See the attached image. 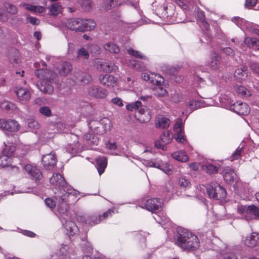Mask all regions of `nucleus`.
I'll list each match as a JSON object with an SVG mask.
<instances>
[{
	"instance_id": "f257e3e1",
	"label": "nucleus",
	"mask_w": 259,
	"mask_h": 259,
	"mask_svg": "<svg viewBox=\"0 0 259 259\" xmlns=\"http://www.w3.org/2000/svg\"><path fill=\"white\" fill-rule=\"evenodd\" d=\"M175 242L179 247L185 251H195L200 247L198 237L185 229L180 228L177 230Z\"/></svg>"
},
{
	"instance_id": "f03ea898",
	"label": "nucleus",
	"mask_w": 259,
	"mask_h": 259,
	"mask_svg": "<svg viewBox=\"0 0 259 259\" xmlns=\"http://www.w3.org/2000/svg\"><path fill=\"white\" fill-rule=\"evenodd\" d=\"M50 182L55 189V199L60 203L66 202L72 189L67 185L64 178L60 174H54L50 179Z\"/></svg>"
},
{
	"instance_id": "7ed1b4c3",
	"label": "nucleus",
	"mask_w": 259,
	"mask_h": 259,
	"mask_svg": "<svg viewBox=\"0 0 259 259\" xmlns=\"http://www.w3.org/2000/svg\"><path fill=\"white\" fill-rule=\"evenodd\" d=\"M126 108L128 111H135V117L137 120L141 123L148 122L151 119V116L150 112L142 105L140 101L128 104L126 105Z\"/></svg>"
},
{
	"instance_id": "20e7f679",
	"label": "nucleus",
	"mask_w": 259,
	"mask_h": 259,
	"mask_svg": "<svg viewBox=\"0 0 259 259\" xmlns=\"http://www.w3.org/2000/svg\"><path fill=\"white\" fill-rule=\"evenodd\" d=\"M237 212L247 221L252 219L259 220V207L254 205H239Z\"/></svg>"
},
{
	"instance_id": "39448f33",
	"label": "nucleus",
	"mask_w": 259,
	"mask_h": 259,
	"mask_svg": "<svg viewBox=\"0 0 259 259\" xmlns=\"http://www.w3.org/2000/svg\"><path fill=\"white\" fill-rule=\"evenodd\" d=\"M41 65L42 68L35 70V74L38 78L41 79L47 80V81L50 82L51 80L55 77L56 73L52 72L49 70L45 69V68L47 65L45 62H42Z\"/></svg>"
},
{
	"instance_id": "423d86ee",
	"label": "nucleus",
	"mask_w": 259,
	"mask_h": 259,
	"mask_svg": "<svg viewBox=\"0 0 259 259\" xmlns=\"http://www.w3.org/2000/svg\"><path fill=\"white\" fill-rule=\"evenodd\" d=\"M113 213V210L111 209H109L107 211L103 213L102 214L99 215L98 218L95 216H91L85 219V223L91 226H94L100 223L102 221L105 220L106 219L111 217Z\"/></svg>"
},
{
	"instance_id": "0eeeda50",
	"label": "nucleus",
	"mask_w": 259,
	"mask_h": 259,
	"mask_svg": "<svg viewBox=\"0 0 259 259\" xmlns=\"http://www.w3.org/2000/svg\"><path fill=\"white\" fill-rule=\"evenodd\" d=\"M18 123L14 120L0 119V128L9 132H16L19 129Z\"/></svg>"
},
{
	"instance_id": "6e6552de",
	"label": "nucleus",
	"mask_w": 259,
	"mask_h": 259,
	"mask_svg": "<svg viewBox=\"0 0 259 259\" xmlns=\"http://www.w3.org/2000/svg\"><path fill=\"white\" fill-rule=\"evenodd\" d=\"M23 169L32 179L34 180L36 182L42 178V173L35 166L27 164L24 166Z\"/></svg>"
},
{
	"instance_id": "1a4fd4ad",
	"label": "nucleus",
	"mask_w": 259,
	"mask_h": 259,
	"mask_svg": "<svg viewBox=\"0 0 259 259\" xmlns=\"http://www.w3.org/2000/svg\"><path fill=\"white\" fill-rule=\"evenodd\" d=\"M173 136L171 132L166 131L164 132L163 134L160 136V140L156 141L155 145L157 148H161L164 149L165 145L171 142L172 140Z\"/></svg>"
},
{
	"instance_id": "9d476101",
	"label": "nucleus",
	"mask_w": 259,
	"mask_h": 259,
	"mask_svg": "<svg viewBox=\"0 0 259 259\" xmlns=\"http://www.w3.org/2000/svg\"><path fill=\"white\" fill-rule=\"evenodd\" d=\"M144 206L147 210L155 212L161 209L162 204L160 199L152 198L147 200L145 202Z\"/></svg>"
},
{
	"instance_id": "9b49d317",
	"label": "nucleus",
	"mask_w": 259,
	"mask_h": 259,
	"mask_svg": "<svg viewBox=\"0 0 259 259\" xmlns=\"http://www.w3.org/2000/svg\"><path fill=\"white\" fill-rule=\"evenodd\" d=\"M82 25V19H70L66 23L68 29L75 31H83Z\"/></svg>"
},
{
	"instance_id": "f8f14e48",
	"label": "nucleus",
	"mask_w": 259,
	"mask_h": 259,
	"mask_svg": "<svg viewBox=\"0 0 259 259\" xmlns=\"http://www.w3.org/2000/svg\"><path fill=\"white\" fill-rule=\"evenodd\" d=\"M233 110L238 114L248 115L250 111V107L245 103L236 102L232 106Z\"/></svg>"
},
{
	"instance_id": "ddd939ff",
	"label": "nucleus",
	"mask_w": 259,
	"mask_h": 259,
	"mask_svg": "<svg viewBox=\"0 0 259 259\" xmlns=\"http://www.w3.org/2000/svg\"><path fill=\"white\" fill-rule=\"evenodd\" d=\"M42 162L46 168L50 169L56 165L57 158L54 154L50 153L42 156Z\"/></svg>"
},
{
	"instance_id": "4468645a",
	"label": "nucleus",
	"mask_w": 259,
	"mask_h": 259,
	"mask_svg": "<svg viewBox=\"0 0 259 259\" xmlns=\"http://www.w3.org/2000/svg\"><path fill=\"white\" fill-rule=\"evenodd\" d=\"M99 81L102 85L109 88H113L117 84L116 79L113 76L108 74L101 75L99 77Z\"/></svg>"
},
{
	"instance_id": "2eb2a0df",
	"label": "nucleus",
	"mask_w": 259,
	"mask_h": 259,
	"mask_svg": "<svg viewBox=\"0 0 259 259\" xmlns=\"http://www.w3.org/2000/svg\"><path fill=\"white\" fill-rule=\"evenodd\" d=\"M89 94L96 98L103 99L107 95V91L100 87H93L89 89Z\"/></svg>"
},
{
	"instance_id": "dca6fc26",
	"label": "nucleus",
	"mask_w": 259,
	"mask_h": 259,
	"mask_svg": "<svg viewBox=\"0 0 259 259\" xmlns=\"http://www.w3.org/2000/svg\"><path fill=\"white\" fill-rule=\"evenodd\" d=\"M15 92L18 99L21 102L27 101L30 99V94L26 88H17L15 89Z\"/></svg>"
},
{
	"instance_id": "f3484780",
	"label": "nucleus",
	"mask_w": 259,
	"mask_h": 259,
	"mask_svg": "<svg viewBox=\"0 0 259 259\" xmlns=\"http://www.w3.org/2000/svg\"><path fill=\"white\" fill-rule=\"evenodd\" d=\"M223 177L225 181L230 184L233 182L237 183L239 180L236 173L233 170L229 168L224 169Z\"/></svg>"
},
{
	"instance_id": "a211bd4d",
	"label": "nucleus",
	"mask_w": 259,
	"mask_h": 259,
	"mask_svg": "<svg viewBox=\"0 0 259 259\" xmlns=\"http://www.w3.org/2000/svg\"><path fill=\"white\" fill-rule=\"evenodd\" d=\"M247 76V70L246 67L238 68L235 71L234 77L238 82H241L245 80Z\"/></svg>"
},
{
	"instance_id": "6ab92c4d",
	"label": "nucleus",
	"mask_w": 259,
	"mask_h": 259,
	"mask_svg": "<svg viewBox=\"0 0 259 259\" xmlns=\"http://www.w3.org/2000/svg\"><path fill=\"white\" fill-rule=\"evenodd\" d=\"M97 168L99 174L101 175L105 171L107 165V159L105 156L99 157L96 158Z\"/></svg>"
},
{
	"instance_id": "aec40b11",
	"label": "nucleus",
	"mask_w": 259,
	"mask_h": 259,
	"mask_svg": "<svg viewBox=\"0 0 259 259\" xmlns=\"http://www.w3.org/2000/svg\"><path fill=\"white\" fill-rule=\"evenodd\" d=\"M49 15L51 16H57L63 13V7L60 3H56L51 5L49 8Z\"/></svg>"
},
{
	"instance_id": "412c9836",
	"label": "nucleus",
	"mask_w": 259,
	"mask_h": 259,
	"mask_svg": "<svg viewBox=\"0 0 259 259\" xmlns=\"http://www.w3.org/2000/svg\"><path fill=\"white\" fill-rule=\"evenodd\" d=\"M23 7L26 10L34 13H44L46 12V9L45 7L41 6H35L28 4L23 5Z\"/></svg>"
},
{
	"instance_id": "4be33fe9",
	"label": "nucleus",
	"mask_w": 259,
	"mask_h": 259,
	"mask_svg": "<svg viewBox=\"0 0 259 259\" xmlns=\"http://www.w3.org/2000/svg\"><path fill=\"white\" fill-rule=\"evenodd\" d=\"M172 157L176 160L185 162L189 160V157L185 151L183 150L178 151L172 154Z\"/></svg>"
},
{
	"instance_id": "5701e85b",
	"label": "nucleus",
	"mask_w": 259,
	"mask_h": 259,
	"mask_svg": "<svg viewBox=\"0 0 259 259\" xmlns=\"http://www.w3.org/2000/svg\"><path fill=\"white\" fill-rule=\"evenodd\" d=\"M258 239V235L256 233H253L251 235L246 238L245 240L244 243L246 246L249 247H254L257 243Z\"/></svg>"
},
{
	"instance_id": "b1692460",
	"label": "nucleus",
	"mask_w": 259,
	"mask_h": 259,
	"mask_svg": "<svg viewBox=\"0 0 259 259\" xmlns=\"http://www.w3.org/2000/svg\"><path fill=\"white\" fill-rule=\"evenodd\" d=\"M215 194L212 195L213 196V199L219 200L224 199L226 197L227 195L226 191L221 185H216L215 186Z\"/></svg>"
},
{
	"instance_id": "393cba45",
	"label": "nucleus",
	"mask_w": 259,
	"mask_h": 259,
	"mask_svg": "<svg viewBox=\"0 0 259 259\" xmlns=\"http://www.w3.org/2000/svg\"><path fill=\"white\" fill-rule=\"evenodd\" d=\"M170 121L168 118L159 116L156 118L155 125L157 127L167 128L169 126Z\"/></svg>"
},
{
	"instance_id": "a878e982",
	"label": "nucleus",
	"mask_w": 259,
	"mask_h": 259,
	"mask_svg": "<svg viewBox=\"0 0 259 259\" xmlns=\"http://www.w3.org/2000/svg\"><path fill=\"white\" fill-rule=\"evenodd\" d=\"M219 168L218 164L211 163H207L202 166V170L210 175L217 173Z\"/></svg>"
},
{
	"instance_id": "bb28decb",
	"label": "nucleus",
	"mask_w": 259,
	"mask_h": 259,
	"mask_svg": "<svg viewBox=\"0 0 259 259\" xmlns=\"http://www.w3.org/2000/svg\"><path fill=\"white\" fill-rule=\"evenodd\" d=\"M153 166L161 169L167 175H170L172 174V166L167 163L161 164L157 163H154L153 164Z\"/></svg>"
},
{
	"instance_id": "cd10ccee",
	"label": "nucleus",
	"mask_w": 259,
	"mask_h": 259,
	"mask_svg": "<svg viewBox=\"0 0 259 259\" xmlns=\"http://www.w3.org/2000/svg\"><path fill=\"white\" fill-rule=\"evenodd\" d=\"M65 228L70 236L74 235L77 231V226L74 222L70 221H66L65 224Z\"/></svg>"
},
{
	"instance_id": "c85d7f7f",
	"label": "nucleus",
	"mask_w": 259,
	"mask_h": 259,
	"mask_svg": "<svg viewBox=\"0 0 259 259\" xmlns=\"http://www.w3.org/2000/svg\"><path fill=\"white\" fill-rule=\"evenodd\" d=\"M5 145V148L3 149L2 153L5 155L12 159L16 151V146L13 143L10 144L9 145Z\"/></svg>"
},
{
	"instance_id": "c756f323",
	"label": "nucleus",
	"mask_w": 259,
	"mask_h": 259,
	"mask_svg": "<svg viewBox=\"0 0 259 259\" xmlns=\"http://www.w3.org/2000/svg\"><path fill=\"white\" fill-rule=\"evenodd\" d=\"M72 70L71 64L68 62H63L61 64L59 68V73L62 75H66L68 74Z\"/></svg>"
},
{
	"instance_id": "7c9ffc66",
	"label": "nucleus",
	"mask_w": 259,
	"mask_h": 259,
	"mask_svg": "<svg viewBox=\"0 0 259 259\" xmlns=\"http://www.w3.org/2000/svg\"><path fill=\"white\" fill-rule=\"evenodd\" d=\"M105 50L109 52L117 54L119 52V47L112 42H108L104 45Z\"/></svg>"
},
{
	"instance_id": "2f4dec72",
	"label": "nucleus",
	"mask_w": 259,
	"mask_h": 259,
	"mask_svg": "<svg viewBox=\"0 0 259 259\" xmlns=\"http://www.w3.org/2000/svg\"><path fill=\"white\" fill-rule=\"evenodd\" d=\"M151 82L157 86H161L164 83V78L158 74L151 73Z\"/></svg>"
},
{
	"instance_id": "473e14b6",
	"label": "nucleus",
	"mask_w": 259,
	"mask_h": 259,
	"mask_svg": "<svg viewBox=\"0 0 259 259\" xmlns=\"http://www.w3.org/2000/svg\"><path fill=\"white\" fill-rule=\"evenodd\" d=\"M82 24L84 27L83 31L85 30H91L93 29L96 25L95 21L92 20H82Z\"/></svg>"
},
{
	"instance_id": "72a5a7b5",
	"label": "nucleus",
	"mask_w": 259,
	"mask_h": 259,
	"mask_svg": "<svg viewBox=\"0 0 259 259\" xmlns=\"http://www.w3.org/2000/svg\"><path fill=\"white\" fill-rule=\"evenodd\" d=\"M174 131L175 133V134H180L184 133V124L181 119H179L177 121L174 127Z\"/></svg>"
},
{
	"instance_id": "f704fd0d",
	"label": "nucleus",
	"mask_w": 259,
	"mask_h": 259,
	"mask_svg": "<svg viewBox=\"0 0 259 259\" xmlns=\"http://www.w3.org/2000/svg\"><path fill=\"white\" fill-rule=\"evenodd\" d=\"M235 90L236 92L241 96L247 97L251 95L250 92L243 86H236Z\"/></svg>"
},
{
	"instance_id": "c9c22d12",
	"label": "nucleus",
	"mask_w": 259,
	"mask_h": 259,
	"mask_svg": "<svg viewBox=\"0 0 259 259\" xmlns=\"http://www.w3.org/2000/svg\"><path fill=\"white\" fill-rule=\"evenodd\" d=\"M12 159V158L2 153V154L0 155V166L5 167L10 165Z\"/></svg>"
},
{
	"instance_id": "e433bc0d",
	"label": "nucleus",
	"mask_w": 259,
	"mask_h": 259,
	"mask_svg": "<svg viewBox=\"0 0 259 259\" xmlns=\"http://www.w3.org/2000/svg\"><path fill=\"white\" fill-rule=\"evenodd\" d=\"M10 62L13 64H18L21 62V56L19 52L15 51L10 58Z\"/></svg>"
},
{
	"instance_id": "4c0bfd02",
	"label": "nucleus",
	"mask_w": 259,
	"mask_h": 259,
	"mask_svg": "<svg viewBox=\"0 0 259 259\" xmlns=\"http://www.w3.org/2000/svg\"><path fill=\"white\" fill-rule=\"evenodd\" d=\"M40 90L41 92L47 94H52L54 91V87L52 84L49 83L45 82L44 84H41L40 87Z\"/></svg>"
},
{
	"instance_id": "58836bf2",
	"label": "nucleus",
	"mask_w": 259,
	"mask_h": 259,
	"mask_svg": "<svg viewBox=\"0 0 259 259\" xmlns=\"http://www.w3.org/2000/svg\"><path fill=\"white\" fill-rule=\"evenodd\" d=\"M244 43L248 47H252L259 45V41L255 38L246 37L244 39Z\"/></svg>"
},
{
	"instance_id": "ea45409f",
	"label": "nucleus",
	"mask_w": 259,
	"mask_h": 259,
	"mask_svg": "<svg viewBox=\"0 0 259 259\" xmlns=\"http://www.w3.org/2000/svg\"><path fill=\"white\" fill-rule=\"evenodd\" d=\"M102 67L104 71L106 72H111L115 71L117 69V67L114 64H108L107 63L102 65Z\"/></svg>"
},
{
	"instance_id": "a19ab883",
	"label": "nucleus",
	"mask_w": 259,
	"mask_h": 259,
	"mask_svg": "<svg viewBox=\"0 0 259 259\" xmlns=\"http://www.w3.org/2000/svg\"><path fill=\"white\" fill-rule=\"evenodd\" d=\"M220 59V57L214 53L210 64V67L212 69H217L219 68L221 64Z\"/></svg>"
},
{
	"instance_id": "79ce46f5",
	"label": "nucleus",
	"mask_w": 259,
	"mask_h": 259,
	"mask_svg": "<svg viewBox=\"0 0 259 259\" xmlns=\"http://www.w3.org/2000/svg\"><path fill=\"white\" fill-rule=\"evenodd\" d=\"M89 56L90 55L88 51L84 48L80 49L77 51V58L78 59L83 58L84 59H88Z\"/></svg>"
},
{
	"instance_id": "37998d69",
	"label": "nucleus",
	"mask_w": 259,
	"mask_h": 259,
	"mask_svg": "<svg viewBox=\"0 0 259 259\" xmlns=\"http://www.w3.org/2000/svg\"><path fill=\"white\" fill-rule=\"evenodd\" d=\"M117 0H105L104 6L106 10H110L116 6Z\"/></svg>"
},
{
	"instance_id": "c03bdc74",
	"label": "nucleus",
	"mask_w": 259,
	"mask_h": 259,
	"mask_svg": "<svg viewBox=\"0 0 259 259\" xmlns=\"http://www.w3.org/2000/svg\"><path fill=\"white\" fill-rule=\"evenodd\" d=\"M155 95L158 97H163L167 96L168 93L165 89H164L161 86H158L156 89Z\"/></svg>"
},
{
	"instance_id": "a18cd8bd",
	"label": "nucleus",
	"mask_w": 259,
	"mask_h": 259,
	"mask_svg": "<svg viewBox=\"0 0 259 259\" xmlns=\"http://www.w3.org/2000/svg\"><path fill=\"white\" fill-rule=\"evenodd\" d=\"M128 53L134 56L136 58L140 59H145V56L142 54L140 52L134 50L133 48H130L127 50Z\"/></svg>"
},
{
	"instance_id": "49530a36",
	"label": "nucleus",
	"mask_w": 259,
	"mask_h": 259,
	"mask_svg": "<svg viewBox=\"0 0 259 259\" xmlns=\"http://www.w3.org/2000/svg\"><path fill=\"white\" fill-rule=\"evenodd\" d=\"M174 138L179 143H181L183 144L187 143L186 137L185 136L184 133L180 134H175Z\"/></svg>"
},
{
	"instance_id": "de8ad7c7",
	"label": "nucleus",
	"mask_w": 259,
	"mask_h": 259,
	"mask_svg": "<svg viewBox=\"0 0 259 259\" xmlns=\"http://www.w3.org/2000/svg\"><path fill=\"white\" fill-rule=\"evenodd\" d=\"M5 8L10 14H15L17 13V8L13 5L7 4L6 5Z\"/></svg>"
},
{
	"instance_id": "09e8293b",
	"label": "nucleus",
	"mask_w": 259,
	"mask_h": 259,
	"mask_svg": "<svg viewBox=\"0 0 259 259\" xmlns=\"http://www.w3.org/2000/svg\"><path fill=\"white\" fill-rule=\"evenodd\" d=\"M179 183L181 186L186 188H189L190 186V183L189 181L183 177H182L180 178Z\"/></svg>"
},
{
	"instance_id": "8fccbe9b",
	"label": "nucleus",
	"mask_w": 259,
	"mask_h": 259,
	"mask_svg": "<svg viewBox=\"0 0 259 259\" xmlns=\"http://www.w3.org/2000/svg\"><path fill=\"white\" fill-rule=\"evenodd\" d=\"M40 113L46 116H50L51 115V110L48 107H42L39 110Z\"/></svg>"
},
{
	"instance_id": "3c124183",
	"label": "nucleus",
	"mask_w": 259,
	"mask_h": 259,
	"mask_svg": "<svg viewBox=\"0 0 259 259\" xmlns=\"http://www.w3.org/2000/svg\"><path fill=\"white\" fill-rule=\"evenodd\" d=\"M45 202L46 205L50 208H54L56 206V202L51 198H47Z\"/></svg>"
},
{
	"instance_id": "603ef678",
	"label": "nucleus",
	"mask_w": 259,
	"mask_h": 259,
	"mask_svg": "<svg viewBox=\"0 0 259 259\" xmlns=\"http://www.w3.org/2000/svg\"><path fill=\"white\" fill-rule=\"evenodd\" d=\"M241 154V149H237L236 151L232 154L231 157V160H237L240 157Z\"/></svg>"
},
{
	"instance_id": "864d4df0",
	"label": "nucleus",
	"mask_w": 259,
	"mask_h": 259,
	"mask_svg": "<svg viewBox=\"0 0 259 259\" xmlns=\"http://www.w3.org/2000/svg\"><path fill=\"white\" fill-rule=\"evenodd\" d=\"M112 103L119 107H122L123 106V101L121 98L116 97L111 100Z\"/></svg>"
},
{
	"instance_id": "5fc2aeb1",
	"label": "nucleus",
	"mask_w": 259,
	"mask_h": 259,
	"mask_svg": "<svg viewBox=\"0 0 259 259\" xmlns=\"http://www.w3.org/2000/svg\"><path fill=\"white\" fill-rule=\"evenodd\" d=\"M27 21L34 25H37L40 23L39 19L33 17H28L27 18Z\"/></svg>"
},
{
	"instance_id": "6e6d98bb",
	"label": "nucleus",
	"mask_w": 259,
	"mask_h": 259,
	"mask_svg": "<svg viewBox=\"0 0 259 259\" xmlns=\"http://www.w3.org/2000/svg\"><path fill=\"white\" fill-rule=\"evenodd\" d=\"M207 193L210 198H213V194H215V187L213 188L211 186H209L206 188Z\"/></svg>"
},
{
	"instance_id": "4d7b16f0",
	"label": "nucleus",
	"mask_w": 259,
	"mask_h": 259,
	"mask_svg": "<svg viewBox=\"0 0 259 259\" xmlns=\"http://www.w3.org/2000/svg\"><path fill=\"white\" fill-rule=\"evenodd\" d=\"M82 74L83 78L80 81L84 83H88L91 80V75L87 73H83Z\"/></svg>"
},
{
	"instance_id": "13d9d810",
	"label": "nucleus",
	"mask_w": 259,
	"mask_h": 259,
	"mask_svg": "<svg viewBox=\"0 0 259 259\" xmlns=\"http://www.w3.org/2000/svg\"><path fill=\"white\" fill-rule=\"evenodd\" d=\"M257 3V0H246L245 6L248 8L254 7Z\"/></svg>"
},
{
	"instance_id": "bf43d9fd",
	"label": "nucleus",
	"mask_w": 259,
	"mask_h": 259,
	"mask_svg": "<svg viewBox=\"0 0 259 259\" xmlns=\"http://www.w3.org/2000/svg\"><path fill=\"white\" fill-rule=\"evenodd\" d=\"M250 68L254 73L259 75V64L256 63L252 64Z\"/></svg>"
},
{
	"instance_id": "052dcab7",
	"label": "nucleus",
	"mask_w": 259,
	"mask_h": 259,
	"mask_svg": "<svg viewBox=\"0 0 259 259\" xmlns=\"http://www.w3.org/2000/svg\"><path fill=\"white\" fill-rule=\"evenodd\" d=\"M224 257V259H238L236 254L232 252L227 253Z\"/></svg>"
},
{
	"instance_id": "680f3d73",
	"label": "nucleus",
	"mask_w": 259,
	"mask_h": 259,
	"mask_svg": "<svg viewBox=\"0 0 259 259\" xmlns=\"http://www.w3.org/2000/svg\"><path fill=\"white\" fill-rule=\"evenodd\" d=\"M11 106H12V104L8 102H4L1 104V107L2 108H5L7 110L10 109Z\"/></svg>"
},
{
	"instance_id": "e2e57ef3",
	"label": "nucleus",
	"mask_w": 259,
	"mask_h": 259,
	"mask_svg": "<svg viewBox=\"0 0 259 259\" xmlns=\"http://www.w3.org/2000/svg\"><path fill=\"white\" fill-rule=\"evenodd\" d=\"M142 77L144 80H150V81L151 82V80L152 79L151 73L150 75H149L147 73H143L142 74Z\"/></svg>"
},
{
	"instance_id": "0e129e2a",
	"label": "nucleus",
	"mask_w": 259,
	"mask_h": 259,
	"mask_svg": "<svg viewBox=\"0 0 259 259\" xmlns=\"http://www.w3.org/2000/svg\"><path fill=\"white\" fill-rule=\"evenodd\" d=\"M106 147L107 148L110 150H115L116 149L117 146L116 143H109L107 144Z\"/></svg>"
},
{
	"instance_id": "69168bd1",
	"label": "nucleus",
	"mask_w": 259,
	"mask_h": 259,
	"mask_svg": "<svg viewBox=\"0 0 259 259\" xmlns=\"http://www.w3.org/2000/svg\"><path fill=\"white\" fill-rule=\"evenodd\" d=\"M202 16L203 18H202L201 21L202 25L206 30H208L209 28V25L208 23L207 22H206V21L204 20V16L203 15Z\"/></svg>"
},
{
	"instance_id": "338daca9",
	"label": "nucleus",
	"mask_w": 259,
	"mask_h": 259,
	"mask_svg": "<svg viewBox=\"0 0 259 259\" xmlns=\"http://www.w3.org/2000/svg\"><path fill=\"white\" fill-rule=\"evenodd\" d=\"M126 81L127 84H126L125 88H128L132 86L133 81L132 80L131 78L130 77H127Z\"/></svg>"
},
{
	"instance_id": "774afa93",
	"label": "nucleus",
	"mask_w": 259,
	"mask_h": 259,
	"mask_svg": "<svg viewBox=\"0 0 259 259\" xmlns=\"http://www.w3.org/2000/svg\"><path fill=\"white\" fill-rule=\"evenodd\" d=\"M224 52L226 54L231 55L233 53V50L230 48H226L224 49Z\"/></svg>"
}]
</instances>
